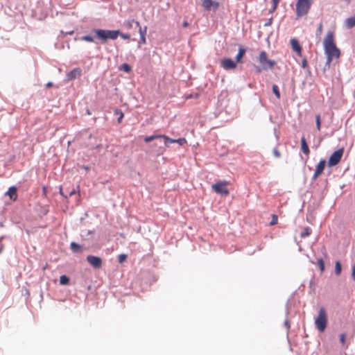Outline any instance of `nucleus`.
Returning <instances> with one entry per match:
<instances>
[{
  "label": "nucleus",
  "instance_id": "1",
  "mask_svg": "<svg viewBox=\"0 0 355 355\" xmlns=\"http://www.w3.org/2000/svg\"><path fill=\"white\" fill-rule=\"evenodd\" d=\"M324 53L327 55L326 65L330 67L332 60L334 58H339L340 56V51L336 46L335 42V34L332 31L327 33L323 41Z\"/></svg>",
  "mask_w": 355,
  "mask_h": 355
},
{
  "label": "nucleus",
  "instance_id": "2",
  "mask_svg": "<svg viewBox=\"0 0 355 355\" xmlns=\"http://www.w3.org/2000/svg\"><path fill=\"white\" fill-rule=\"evenodd\" d=\"M313 0H297L295 5L296 19L306 15L311 8Z\"/></svg>",
  "mask_w": 355,
  "mask_h": 355
},
{
  "label": "nucleus",
  "instance_id": "3",
  "mask_svg": "<svg viewBox=\"0 0 355 355\" xmlns=\"http://www.w3.org/2000/svg\"><path fill=\"white\" fill-rule=\"evenodd\" d=\"M93 32L95 33L97 37L103 41H106L107 39L116 40L120 34L119 31L103 29H94Z\"/></svg>",
  "mask_w": 355,
  "mask_h": 355
},
{
  "label": "nucleus",
  "instance_id": "4",
  "mask_svg": "<svg viewBox=\"0 0 355 355\" xmlns=\"http://www.w3.org/2000/svg\"><path fill=\"white\" fill-rule=\"evenodd\" d=\"M315 324L316 328L320 331L323 332L327 324V314L324 308L320 309L318 315L315 320Z\"/></svg>",
  "mask_w": 355,
  "mask_h": 355
},
{
  "label": "nucleus",
  "instance_id": "5",
  "mask_svg": "<svg viewBox=\"0 0 355 355\" xmlns=\"http://www.w3.org/2000/svg\"><path fill=\"white\" fill-rule=\"evenodd\" d=\"M228 184V181H219L212 184L211 188L216 193L227 196L230 193L227 188Z\"/></svg>",
  "mask_w": 355,
  "mask_h": 355
},
{
  "label": "nucleus",
  "instance_id": "6",
  "mask_svg": "<svg viewBox=\"0 0 355 355\" xmlns=\"http://www.w3.org/2000/svg\"><path fill=\"white\" fill-rule=\"evenodd\" d=\"M343 153H344L343 148H341L336 150L335 152H334L329 158V160L327 162L328 166L329 167H332L334 166L337 165L341 160Z\"/></svg>",
  "mask_w": 355,
  "mask_h": 355
},
{
  "label": "nucleus",
  "instance_id": "7",
  "mask_svg": "<svg viewBox=\"0 0 355 355\" xmlns=\"http://www.w3.org/2000/svg\"><path fill=\"white\" fill-rule=\"evenodd\" d=\"M259 60L263 69H271L275 64V61L268 59L267 54L265 51H261L260 53Z\"/></svg>",
  "mask_w": 355,
  "mask_h": 355
},
{
  "label": "nucleus",
  "instance_id": "8",
  "mask_svg": "<svg viewBox=\"0 0 355 355\" xmlns=\"http://www.w3.org/2000/svg\"><path fill=\"white\" fill-rule=\"evenodd\" d=\"M87 261L94 268L98 269L102 266V259L98 257L88 255L87 257Z\"/></svg>",
  "mask_w": 355,
  "mask_h": 355
},
{
  "label": "nucleus",
  "instance_id": "9",
  "mask_svg": "<svg viewBox=\"0 0 355 355\" xmlns=\"http://www.w3.org/2000/svg\"><path fill=\"white\" fill-rule=\"evenodd\" d=\"M326 165V160L321 159L319 163L316 165L315 173L313 175L312 179L315 180L322 173Z\"/></svg>",
  "mask_w": 355,
  "mask_h": 355
},
{
  "label": "nucleus",
  "instance_id": "10",
  "mask_svg": "<svg viewBox=\"0 0 355 355\" xmlns=\"http://www.w3.org/2000/svg\"><path fill=\"white\" fill-rule=\"evenodd\" d=\"M221 67L225 70L234 69L236 67V63L230 58H225L220 61Z\"/></svg>",
  "mask_w": 355,
  "mask_h": 355
},
{
  "label": "nucleus",
  "instance_id": "11",
  "mask_svg": "<svg viewBox=\"0 0 355 355\" xmlns=\"http://www.w3.org/2000/svg\"><path fill=\"white\" fill-rule=\"evenodd\" d=\"M81 74H82V70L80 68H79V67L74 68L73 70H71L67 74V80L69 81V80L76 79V78L80 77L81 76Z\"/></svg>",
  "mask_w": 355,
  "mask_h": 355
},
{
  "label": "nucleus",
  "instance_id": "12",
  "mask_svg": "<svg viewBox=\"0 0 355 355\" xmlns=\"http://www.w3.org/2000/svg\"><path fill=\"white\" fill-rule=\"evenodd\" d=\"M202 5L206 10H210L211 8H218L219 3L213 0H201Z\"/></svg>",
  "mask_w": 355,
  "mask_h": 355
},
{
  "label": "nucleus",
  "instance_id": "13",
  "mask_svg": "<svg viewBox=\"0 0 355 355\" xmlns=\"http://www.w3.org/2000/svg\"><path fill=\"white\" fill-rule=\"evenodd\" d=\"M164 140H165L164 144H165L166 146H168L167 142H169L171 144L177 143L180 146H183L187 143V141L185 138H179V139H171L166 135H165Z\"/></svg>",
  "mask_w": 355,
  "mask_h": 355
},
{
  "label": "nucleus",
  "instance_id": "14",
  "mask_svg": "<svg viewBox=\"0 0 355 355\" xmlns=\"http://www.w3.org/2000/svg\"><path fill=\"white\" fill-rule=\"evenodd\" d=\"M291 47L294 51L297 53L299 56L302 55V46L300 44L298 40L295 38H293L290 41Z\"/></svg>",
  "mask_w": 355,
  "mask_h": 355
},
{
  "label": "nucleus",
  "instance_id": "15",
  "mask_svg": "<svg viewBox=\"0 0 355 355\" xmlns=\"http://www.w3.org/2000/svg\"><path fill=\"white\" fill-rule=\"evenodd\" d=\"M17 189L16 187H10L8 190L6 191V195L8 196L10 200L13 201H16L17 199Z\"/></svg>",
  "mask_w": 355,
  "mask_h": 355
},
{
  "label": "nucleus",
  "instance_id": "16",
  "mask_svg": "<svg viewBox=\"0 0 355 355\" xmlns=\"http://www.w3.org/2000/svg\"><path fill=\"white\" fill-rule=\"evenodd\" d=\"M301 147H302V152L305 155H309L310 153V150H309V146L307 145L306 139L304 137H302L301 138Z\"/></svg>",
  "mask_w": 355,
  "mask_h": 355
},
{
  "label": "nucleus",
  "instance_id": "17",
  "mask_svg": "<svg viewBox=\"0 0 355 355\" xmlns=\"http://www.w3.org/2000/svg\"><path fill=\"white\" fill-rule=\"evenodd\" d=\"M345 24L348 28H352L355 26V15L346 19Z\"/></svg>",
  "mask_w": 355,
  "mask_h": 355
},
{
  "label": "nucleus",
  "instance_id": "18",
  "mask_svg": "<svg viewBox=\"0 0 355 355\" xmlns=\"http://www.w3.org/2000/svg\"><path fill=\"white\" fill-rule=\"evenodd\" d=\"M164 137H165V135H151V136H149V137H146L144 138V141L146 142V143H148V142H150L152 141L154 139H159V138H162L164 139Z\"/></svg>",
  "mask_w": 355,
  "mask_h": 355
},
{
  "label": "nucleus",
  "instance_id": "19",
  "mask_svg": "<svg viewBox=\"0 0 355 355\" xmlns=\"http://www.w3.org/2000/svg\"><path fill=\"white\" fill-rule=\"evenodd\" d=\"M245 53V49L242 47H240L239 49V53L236 56V60L237 62H241V59L244 56Z\"/></svg>",
  "mask_w": 355,
  "mask_h": 355
},
{
  "label": "nucleus",
  "instance_id": "20",
  "mask_svg": "<svg viewBox=\"0 0 355 355\" xmlns=\"http://www.w3.org/2000/svg\"><path fill=\"white\" fill-rule=\"evenodd\" d=\"M133 24H135V19H128L123 22V26L127 30H130L133 27Z\"/></svg>",
  "mask_w": 355,
  "mask_h": 355
},
{
  "label": "nucleus",
  "instance_id": "21",
  "mask_svg": "<svg viewBox=\"0 0 355 355\" xmlns=\"http://www.w3.org/2000/svg\"><path fill=\"white\" fill-rule=\"evenodd\" d=\"M311 233V230L309 227H306L304 228L303 232L300 234V237L302 239L309 236Z\"/></svg>",
  "mask_w": 355,
  "mask_h": 355
},
{
  "label": "nucleus",
  "instance_id": "22",
  "mask_svg": "<svg viewBox=\"0 0 355 355\" xmlns=\"http://www.w3.org/2000/svg\"><path fill=\"white\" fill-rule=\"evenodd\" d=\"M70 248L73 252H78L81 249V246L75 242L71 243Z\"/></svg>",
  "mask_w": 355,
  "mask_h": 355
},
{
  "label": "nucleus",
  "instance_id": "23",
  "mask_svg": "<svg viewBox=\"0 0 355 355\" xmlns=\"http://www.w3.org/2000/svg\"><path fill=\"white\" fill-rule=\"evenodd\" d=\"M119 69L120 70L123 71H125V72H127V73L130 72V71H131V70H132L131 67H130L128 64H127V63H123V64H122L119 67Z\"/></svg>",
  "mask_w": 355,
  "mask_h": 355
},
{
  "label": "nucleus",
  "instance_id": "24",
  "mask_svg": "<svg viewBox=\"0 0 355 355\" xmlns=\"http://www.w3.org/2000/svg\"><path fill=\"white\" fill-rule=\"evenodd\" d=\"M342 267L340 261H337L335 263V273L336 275H340L341 273Z\"/></svg>",
  "mask_w": 355,
  "mask_h": 355
},
{
  "label": "nucleus",
  "instance_id": "25",
  "mask_svg": "<svg viewBox=\"0 0 355 355\" xmlns=\"http://www.w3.org/2000/svg\"><path fill=\"white\" fill-rule=\"evenodd\" d=\"M69 279L66 275H62L60 277V284L61 285H67L69 284Z\"/></svg>",
  "mask_w": 355,
  "mask_h": 355
},
{
  "label": "nucleus",
  "instance_id": "26",
  "mask_svg": "<svg viewBox=\"0 0 355 355\" xmlns=\"http://www.w3.org/2000/svg\"><path fill=\"white\" fill-rule=\"evenodd\" d=\"M272 92H273L274 94L276 96V97L278 99H279L281 96H280V92L279 91V88H278L277 85H272Z\"/></svg>",
  "mask_w": 355,
  "mask_h": 355
},
{
  "label": "nucleus",
  "instance_id": "27",
  "mask_svg": "<svg viewBox=\"0 0 355 355\" xmlns=\"http://www.w3.org/2000/svg\"><path fill=\"white\" fill-rule=\"evenodd\" d=\"M114 114L116 115L119 116V117L118 119V122L121 123V119L123 118V116H124L123 112L121 110H119V109H116L114 110Z\"/></svg>",
  "mask_w": 355,
  "mask_h": 355
},
{
  "label": "nucleus",
  "instance_id": "28",
  "mask_svg": "<svg viewBox=\"0 0 355 355\" xmlns=\"http://www.w3.org/2000/svg\"><path fill=\"white\" fill-rule=\"evenodd\" d=\"M281 0H272V7L270 10V12L272 13L275 12L277 8V6Z\"/></svg>",
  "mask_w": 355,
  "mask_h": 355
},
{
  "label": "nucleus",
  "instance_id": "29",
  "mask_svg": "<svg viewBox=\"0 0 355 355\" xmlns=\"http://www.w3.org/2000/svg\"><path fill=\"white\" fill-rule=\"evenodd\" d=\"M315 123H316V128H317L318 130H320V128H321V120H320V114H317L315 116Z\"/></svg>",
  "mask_w": 355,
  "mask_h": 355
},
{
  "label": "nucleus",
  "instance_id": "30",
  "mask_svg": "<svg viewBox=\"0 0 355 355\" xmlns=\"http://www.w3.org/2000/svg\"><path fill=\"white\" fill-rule=\"evenodd\" d=\"M318 265L320 269V271L323 272L324 270V263L322 258L318 259Z\"/></svg>",
  "mask_w": 355,
  "mask_h": 355
},
{
  "label": "nucleus",
  "instance_id": "31",
  "mask_svg": "<svg viewBox=\"0 0 355 355\" xmlns=\"http://www.w3.org/2000/svg\"><path fill=\"white\" fill-rule=\"evenodd\" d=\"M80 40L83 41L88 42H93L94 39L92 36L89 35H85L80 37Z\"/></svg>",
  "mask_w": 355,
  "mask_h": 355
},
{
  "label": "nucleus",
  "instance_id": "32",
  "mask_svg": "<svg viewBox=\"0 0 355 355\" xmlns=\"http://www.w3.org/2000/svg\"><path fill=\"white\" fill-rule=\"evenodd\" d=\"M322 31H323V25H322V23H320L318 25V29H317V31H316L317 35L320 36L321 34L322 33Z\"/></svg>",
  "mask_w": 355,
  "mask_h": 355
},
{
  "label": "nucleus",
  "instance_id": "33",
  "mask_svg": "<svg viewBox=\"0 0 355 355\" xmlns=\"http://www.w3.org/2000/svg\"><path fill=\"white\" fill-rule=\"evenodd\" d=\"M272 220L270 223V225H276L277 223V221H278L277 216L275 214H272Z\"/></svg>",
  "mask_w": 355,
  "mask_h": 355
},
{
  "label": "nucleus",
  "instance_id": "34",
  "mask_svg": "<svg viewBox=\"0 0 355 355\" xmlns=\"http://www.w3.org/2000/svg\"><path fill=\"white\" fill-rule=\"evenodd\" d=\"M273 155L275 157L279 158L281 156L280 152L277 148H274L272 150Z\"/></svg>",
  "mask_w": 355,
  "mask_h": 355
},
{
  "label": "nucleus",
  "instance_id": "35",
  "mask_svg": "<svg viewBox=\"0 0 355 355\" xmlns=\"http://www.w3.org/2000/svg\"><path fill=\"white\" fill-rule=\"evenodd\" d=\"M127 258V255L121 254L119 256V262L123 263Z\"/></svg>",
  "mask_w": 355,
  "mask_h": 355
},
{
  "label": "nucleus",
  "instance_id": "36",
  "mask_svg": "<svg viewBox=\"0 0 355 355\" xmlns=\"http://www.w3.org/2000/svg\"><path fill=\"white\" fill-rule=\"evenodd\" d=\"M146 31H147L146 26H145L144 28H142L141 27H139V33L140 35H141V34L144 33V35L146 36Z\"/></svg>",
  "mask_w": 355,
  "mask_h": 355
},
{
  "label": "nucleus",
  "instance_id": "37",
  "mask_svg": "<svg viewBox=\"0 0 355 355\" xmlns=\"http://www.w3.org/2000/svg\"><path fill=\"white\" fill-rule=\"evenodd\" d=\"M119 35L124 40H129L130 38V35L129 34H124L120 32Z\"/></svg>",
  "mask_w": 355,
  "mask_h": 355
},
{
  "label": "nucleus",
  "instance_id": "38",
  "mask_svg": "<svg viewBox=\"0 0 355 355\" xmlns=\"http://www.w3.org/2000/svg\"><path fill=\"white\" fill-rule=\"evenodd\" d=\"M140 42L142 44H146V36L144 35V33H142L141 35H140Z\"/></svg>",
  "mask_w": 355,
  "mask_h": 355
},
{
  "label": "nucleus",
  "instance_id": "39",
  "mask_svg": "<svg viewBox=\"0 0 355 355\" xmlns=\"http://www.w3.org/2000/svg\"><path fill=\"white\" fill-rule=\"evenodd\" d=\"M340 340L342 344H345V335L344 334L340 335Z\"/></svg>",
  "mask_w": 355,
  "mask_h": 355
},
{
  "label": "nucleus",
  "instance_id": "40",
  "mask_svg": "<svg viewBox=\"0 0 355 355\" xmlns=\"http://www.w3.org/2000/svg\"><path fill=\"white\" fill-rule=\"evenodd\" d=\"M306 67H307V60H306V59L304 58L302 60V67L304 69Z\"/></svg>",
  "mask_w": 355,
  "mask_h": 355
},
{
  "label": "nucleus",
  "instance_id": "41",
  "mask_svg": "<svg viewBox=\"0 0 355 355\" xmlns=\"http://www.w3.org/2000/svg\"><path fill=\"white\" fill-rule=\"evenodd\" d=\"M352 277L353 279L355 281V264L352 267Z\"/></svg>",
  "mask_w": 355,
  "mask_h": 355
},
{
  "label": "nucleus",
  "instance_id": "42",
  "mask_svg": "<svg viewBox=\"0 0 355 355\" xmlns=\"http://www.w3.org/2000/svg\"><path fill=\"white\" fill-rule=\"evenodd\" d=\"M135 24L136 27L138 28V30H139V27H141L140 25V23L137 21H135Z\"/></svg>",
  "mask_w": 355,
  "mask_h": 355
},
{
  "label": "nucleus",
  "instance_id": "43",
  "mask_svg": "<svg viewBox=\"0 0 355 355\" xmlns=\"http://www.w3.org/2000/svg\"><path fill=\"white\" fill-rule=\"evenodd\" d=\"M272 22V18H270L268 20V21L265 24V26H270V25H271Z\"/></svg>",
  "mask_w": 355,
  "mask_h": 355
},
{
  "label": "nucleus",
  "instance_id": "44",
  "mask_svg": "<svg viewBox=\"0 0 355 355\" xmlns=\"http://www.w3.org/2000/svg\"><path fill=\"white\" fill-rule=\"evenodd\" d=\"M182 26L184 28H187L189 26V23L187 21H184L183 23H182Z\"/></svg>",
  "mask_w": 355,
  "mask_h": 355
},
{
  "label": "nucleus",
  "instance_id": "45",
  "mask_svg": "<svg viewBox=\"0 0 355 355\" xmlns=\"http://www.w3.org/2000/svg\"><path fill=\"white\" fill-rule=\"evenodd\" d=\"M46 87L47 88H50L53 86V83L51 82H49L46 85Z\"/></svg>",
  "mask_w": 355,
  "mask_h": 355
},
{
  "label": "nucleus",
  "instance_id": "46",
  "mask_svg": "<svg viewBox=\"0 0 355 355\" xmlns=\"http://www.w3.org/2000/svg\"><path fill=\"white\" fill-rule=\"evenodd\" d=\"M75 193H76V191H75V189H73L71 191L69 192V195L70 196H73Z\"/></svg>",
  "mask_w": 355,
  "mask_h": 355
},
{
  "label": "nucleus",
  "instance_id": "47",
  "mask_svg": "<svg viewBox=\"0 0 355 355\" xmlns=\"http://www.w3.org/2000/svg\"><path fill=\"white\" fill-rule=\"evenodd\" d=\"M67 35H72L73 34V31H69L66 33Z\"/></svg>",
  "mask_w": 355,
  "mask_h": 355
},
{
  "label": "nucleus",
  "instance_id": "48",
  "mask_svg": "<svg viewBox=\"0 0 355 355\" xmlns=\"http://www.w3.org/2000/svg\"><path fill=\"white\" fill-rule=\"evenodd\" d=\"M60 194H61L62 196H64V193L62 192V189H60ZM65 197L67 198V196H65Z\"/></svg>",
  "mask_w": 355,
  "mask_h": 355
},
{
  "label": "nucleus",
  "instance_id": "49",
  "mask_svg": "<svg viewBox=\"0 0 355 355\" xmlns=\"http://www.w3.org/2000/svg\"><path fill=\"white\" fill-rule=\"evenodd\" d=\"M257 71L258 73H260L261 71V69L259 67L257 68Z\"/></svg>",
  "mask_w": 355,
  "mask_h": 355
},
{
  "label": "nucleus",
  "instance_id": "50",
  "mask_svg": "<svg viewBox=\"0 0 355 355\" xmlns=\"http://www.w3.org/2000/svg\"><path fill=\"white\" fill-rule=\"evenodd\" d=\"M286 326H288L289 327L288 322H286Z\"/></svg>",
  "mask_w": 355,
  "mask_h": 355
}]
</instances>
